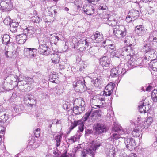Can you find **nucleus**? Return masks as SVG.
<instances>
[{"mask_svg": "<svg viewBox=\"0 0 157 157\" xmlns=\"http://www.w3.org/2000/svg\"><path fill=\"white\" fill-rule=\"evenodd\" d=\"M139 111L141 113H145L147 111V110H145V109L144 110V109H143V108L141 107H139Z\"/></svg>", "mask_w": 157, "mask_h": 157, "instance_id": "13d9d810", "label": "nucleus"}, {"mask_svg": "<svg viewBox=\"0 0 157 157\" xmlns=\"http://www.w3.org/2000/svg\"><path fill=\"white\" fill-rule=\"evenodd\" d=\"M126 133H128L126 129H124L121 126L116 124L112 128L111 138L113 139L117 140L121 137L120 135Z\"/></svg>", "mask_w": 157, "mask_h": 157, "instance_id": "7ed1b4c3", "label": "nucleus"}, {"mask_svg": "<svg viewBox=\"0 0 157 157\" xmlns=\"http://www.w3.org/2000/svg\"><path fill=\"white\" fill-rule=\"evenodd\" d=\"M56 76L55 74H52L50 75L49 77V80L51 82L55 83Z\"/></svg>", "mask_w": 157, "mask_h": 157, "instance_id": "79ce46f5", "label": "nucleus"}, {"mask_svg": "<svg viewBox=\"0 0 157 157\" xmlns=\"http://www.w3.org/2000/svg\"><path fill=\"white\" fill-rule=\"evenodd\" d=\"M80 148H81V147L80 145H78V146L77 147H75L74 148V150L76 151H77Z\"/></svg>", "mask_w": 157, "mask_h": 157, "instance_id": "0e129e2a", "label": "nucleus"}, {"mask_svg": "<svg viewBox=\"0 0 157 157\" xmlns=\"http://www.w3.org/2000/svg\"><path fill=\"white\" fill-rule=\"evenodd\" d=\"M90 39L89 37L83 38L78 42V46L87 47L90 44Z\"/></svg>", "mask_w": 157, "mask_h": 157, "instance_id": "aec40b11", "label": "nucleus"}, {"mask_svg": "<svg viewBox=\"0 0 157 157\" xmlns=\"http://www.w3.org/2000/svg\"><path fill=\"white\" fill-rule=\"evenodd\" d=\"M41 20V19L38 16H33L31 18V21L33 23H39Z\"/></svg>", "mask_w": 157, "mask_h": 157, "instance_id": "4c0bfd02", "label": "nucleus"}, {"mask_svg": "<svg viewBox=\"0 0 157 157\" xmlns=\"http://www.w3.org/2000/svg\"><path fill=\"white\" fill-rule=\"evenodd\" d=\"M121 71V68L118 67L112 68L110 71V76L112 77L121 76V75H120Z\"/></svg>", "mask_w": 157, "mask_h": 157, "instance_id": "dca6fc26", "label": "nucleus"}, {"mask_svg": "<svg viewBox=\"0 0 157 157\" xmlns=\"http://www.w3.org/2000/svg\"><path fill=\"white\" fill-rule=\"evenodd\" d=\"M124 42L125 43H129V41L128 40V37H126L125 39L124 40Z\"/></svg>", "mask_w": 157, "mask_h": 157, "instance_id": "338daca9", "label": "nucleus"}, {"mask_svg": "<svg viewBox=\"0 0 157 157\" xmlns=\"http://www.w3.org/2000/svg\"><path fill=\"white\" fill-rule=\"evenodd\" d=\"M18 25V23L12 22L10 25V30L13 33L15 32L17 30V27Z\"/></svg>", "mask_w": 157, "mask_h": 157, "instance_id": "473e14b6", "label": "nucleus"}, {"mask_svg": "<svg viewBox=\"0 0 157 157\" xmlns=\"http://www.w3.org/2000/svg\"><path fill=\"white\" fill-rule=\"evenodd\" d=\"M5 54L7 58H10L12 56L13 54L11 52L6 51L5 52Z\"/></svg>", "mask_w": 157, "mask_h": 157, "instance_id": "de8ad7c7", "label": "nucleus"}, {"mask_svg": "<svg viewBox=\"0 0 157 157\" xmlns=\"http://www.w3.org/2000/svg\"><path fill=\"white\" fill-rule=\"evenodd\" d=\"M52 62L56 64L58 63L60 61V56L58 54H53L52 56Z\"/></svg>", "mask_w": 157, "mask_h": 157, "instance_id": "7c9ffc66", "label": "nucleus"}, {"mask_svg": "<svg viewBox=\"0 0 157 157\" xmlns=\"http://www.w3.org/2000/svg\"><path fill=\"white\" fill-rule=\"evenodd\" d=\"M2 7L6 10L9 11L13 7L10 0H0V8Z\"/></svg>", "mask_w": 157, "mask_h": 157, "instance_id": "9d476101", "label": "nucleus"}, {"mask_svg": "<svg viewBox=\"0 0 157 157\" xmlns=\"http://www.w3.org/2000/svg\"><path fill=\"white\" fill-rule=\"evenodd\" d=\"M115 51H113L111 53V56H113V57H117L116 56V55L115 54Z\"/></svg>", "mask_w": 157, "mask_h": 157, "instance_id": "69168bd1", "label": "nucleus"}, {"mask_svg": "<svg viewBox=\"0 0 157 157\" xmlns=\"http://www.w3.org/2000/svg\"><path fill=\"white\" fill-rule=\"evenodd\" d=\"M73 112L75 115H79L80 114V112L79 111L78 108V106L77 105L74 106L73 108Z\"/></svg>", "mask_w": 157, "mask_h": 157, "instance_id": "49530a36", "label": "nucleus"}, {"mask_svg": "<svg viewBox=\"0 0 157 157\" xmlns=\"http://www.w3.org/2000/svg\"><path fill=\"white\" fill-rule=\"evenodd\" d=\"M133 61V58H132L131 61H129L128 63L124 65V68L127 70L131 69L132 68L134 67V66H136V65H138V63H137V62L140 61V59L138 58L136 60L135 59L134 61Z\"/></svg>", "mask_w": 157, "mask_h": 157, "instance_id": "4468645a", "label": "nucleus"}, {"mask_svg": "<svg viewBox=\"0 0 157 157\" xmlns=\"http://www.w3.org/2000/svg\"><path fill=\"white\" fill-rule=\"evenodd\" d=\"M128 49L127 47H124L122 48V54L123 55L126 54Z\"/></svg>", "mask_w": 157, "mask_h": 157, "instance_id": "5fc2aeb1", "label": "nucleus"}, {"mask_svg": "<svg viewBox=\"0 0 157 157\" xmlns=\"http://www.w3.org/2000/svg\"><path fill=\"white\" fill-rule=\"evenodd\" d=\"M124 143L126 147L129 150L135 148L136 147L135 140L131 138H125Z\"/></svg>", "mask_w": 157, "mask_h": 157, "instance_id": "1a4fd4ad", "label": "nucleus"}, {"mask_svg": "<svg viewBox=\"0 0 157 157\" xmlns=\"http://www.w3.org/2000/svg\"><path fill=\"white\" fill-rule=\"evenodd\" d=\"M7 79L9 80V83L11 85H13L14 87L18 86L17 79L18 77L17 75H10L8 77Z\"/></svg>", "mask_w": 157, "mask_h": 157, "instance_id": "ddd939ff", "label": "nucleus"}, {"mask_svg": "<svg viewBox=\"0 0 157 157\" xmlns=\"http://www.w3.org/2000/svg\"><path fill=\"white\" fill-rule=\"evenodd\" d=\"M29 38L24 33L17 35L16 37V40L19 44H23Z\"/></svg>", "mask_w": 157, "mask_h": 157, "instance_id": "f3484780", "label": "nucleus"}, {"mask_svg": "<svg viewBox=\"0 0 157 157\" xmlns=\"http://www.w3.org/2000/svg\"><path fill=\"white\" fill-rule=\"evenodd\" d=\"M153 119L151 117H149L147 118L146 121L144 123L145 127H148L151 125L153 122Z\"/></svg>", "mask_w": 157, "mask_h": 157, "instance_id": "58836bf2", "label": "nucleus"}, {"mask_svg": "<svg viewBox=\"0 0 157 157\" xmlns=\"http://www.w3.org/2000/svg\"><path fill=\"white\" fill-rule=\"evenodd\" d=\"M101 78L100 77L97 78L95 80L94 84L95 86L98 87L101 85Z\"/></svg>", "mask_w": 157, "mask_h": 157, "instance_id": "ea45409f", "label": "nucleus"}, {"mask_svg": "<svg viewBox=\"0 0 157 157\" xmlns=\"http://www.w3.org/2000/svg\"><path fill=\"white\" fill-rule=\"evenodd\" d=\"M98 100L101 103V106H102V107H105V98H99Z\"/></svg>", "mask_w": 157, "mask_h": 157, "instance_id": "8fccbe9b", "label": "nucleus"}, {"mask_svg": "<svg viewBox=\"0 0 157 157\" xmlns=\"http://www.w3.org/2000/svg\"><path fill=\"white\" fill-rule=\"evenodd\" d=\"M75 102H78L79 106H78V108L79 112H80V114L85 110V102L82 98H78L76 99Z\"/></svg>", "mask_w": 157, "mask_h": 157, "instance_id": "f8f14e48", "label": "nucleus"}, {"mask_svg": "<svg viewBox=\"0 0 157 157\" xmlns=\"http://www.w3.org/2000/svg\"><path fill=\"white\" fill-rule=\"evenodd\" d=\"M27 80V83L28 84H31L34 82V80L32 78L28 77H26Z\"/></svg>", "mask_w": 157, "mask_h": 157, "instance_id": "3c124183", "label": "nucleus"}, {"mask_svg": "<svg viewBox=\"0 0 157 157\" xmlns=\"http://www.w3.org/2000/svg\"><path fill=\"white\" fill-rule=\"evenodd\" d=\"M35 28L32 26L28 27L24 30V33L29 38L32 37L33 35L35 33Z\"/></svg>", "mask_w": 157, "mask_h": 157, "instance_id": "412c9836", "label": "nucleus"}, {"mask_svg": "<svg viewBox=\"0 0 157 157\" xmlns=\"http://www.w3.org/2000/svg\"><path fill=\"white\" fill-rule=\"evenodd\" d=\"M102 142L99 140H94L89 145V148L92 151H94V155H95L96 150L98 149L102 144Z\"/></svg>", "mask_w": 157, "mask_h": 157, "instance_id": "39448f33", "label": "nucleus"}, {"mask_svg": "<svg viewBox=\"0 0 157 157\" xmlns=\"http://www.w3.org/2000/svg\"><path fill=\"white\" fill-rule=\"evenodd\" d=\"M113 83H110L108 84L105 87V90L103 92V95L107 96L111 95L112 93L113 92Z\"/></svg>", "mask_w": 157, "mask_h": 157, "instance_id": "6ab92c4d", "label": "nucleus"}, {"mask_svg": "<svg viewBox=\"0 0 157 157\" xmlns=\"http://www.w3.org/2000/svg\"><path fill=\"white\" fill-rule=\"evenodd\" d=\"M138 107H141L143 108V109H144L145 110L148 111L149 109V105L147 104V102H144L143 101H140L139 105H138Z\"/></svg>", "mask_w": 157, "mask_h": 157, "instance_id": "c9c22d12", "label": "nucleus"}, {"mask_svg": "<svg viewBox=\"0 0 157 157\" xmlns=\"http://www.w3.org/2000/svg\"><path fill=\"white\" fill-rule=\"evenodd\" d=\"M62 135L61 134H58L55 136V140L56 141L55 142L56 143V144L57 147H58L60 146L62 140Z\"/></svg>", "mask_w": 157, "mask_h": 157, "instance_id": "72a5a7b5", "label": "nucleus"}, {"mask_svg": "<svg viewBox=\"0 0 157 157\" xmlns=\"http://www.w3.org/2000/svg\"><path fill=\"white\" fill-rule=\"evenodd\" d=\"M150 67L154 71H157V60L154 59L149 63Z\"/></svg>", "mask_w": 157, "mask_h": 157, "instance_id": "2f4dec72", "label": "nucleus"}, {"mask_svg": "<svg viewBox=\"0 0 157 157\" xmlns=\"http://www.w3.org/2000/svg\"><path fill=\"white\" fill-rule=\"evenodd\" d=\"M92 130L87 129L85 131L86 134H89L91 133Z\"/></svg>", "mask_w": 157, "mask_h": 157, "instance_id": "e2e57ef3", "label": "nucleus"}, {"mask_svg": "<svg viewBox=\"0 0 157 157\" xmlns=\"http://www.w3.org/2000/svg\"><path fill=\"white\" fill-rule=\"evenodd\" d=\"M94 129L96 132L98 134L104 133L107 131L106 126L101 123H97L94 124Z\"/></svg>", "mask_w": 157, "mask_h": 157, "instance_id": "423d86ee", "label": "nucleus"}, {"mask_svg": "<svg viewBox=\"0 0 157 157\" xmlns=\"http://www.w3.org/2000/svg\"><path fill=\"white\" fill-rule=\"evenodd\" d=\"M27 84V80L26 77H23V80H22L19 84V85H26Z\"/></svg>", "mask_w": 157, "mask_h": 157, "instance_id": "09e8293b", "label": "nucleus"}, {"mask_svg": "<svg viewBox=\"0 0 157 157\" xmlns=\"http://www.w3.org/2000/svg\"><path fill=\"white\" fill-rule=\"evenodd\" d=\"M89 2H94V1L98 2L100 0H87Z\"/></svg>", "mask_w": 157, "mask_h": 157, "instance_id": "774afa93", "label": "nucleus"}, {"mask_svg": "<svg viewBox=\"0 0 157 157\" xmlns=\"http://www.w3.org/2000/svg\"><path fill=\"white\" fill-rule=\"evenodd\" d=\"M135 32L139 36H142L146 32L145 29L143 25H139L135 27Z\"/></svg>", "mask_w": 157, "mask_h": 157, "instance_id": "a211bd4d", "label": "nucleus"}, {"mask_svg": "<svg viewBox=\"0 0 157 157\" xmlns=\"http://www.w3.org/2000/svg\"><path fill=\"white\" fill-rule=\"evenodd\" d=\"M133 19V18L131 17V16H128V15L126 17V21L127 22L129 23L131 22Z\"/></svg>", "mask_w": 157, "mask_h": 157, "instance_id": "6e6d98bb", "label": "nucleus"}, {"mask_svg": "<svg viewBox=\"0 0 157 157\" xmlns=\"http://www.w3.org/2000/svg\"><path fill=\"white\" fill-rule=\"evenodd\" d=\"M5 131V128L2 125H0V133L3 134Z\"/></svg>", "mask_w": 157, "mask_h": 157, "instance_id": "4d7b16f0", "label": "nucleus"}, {"mask_svg": "<svg viewBox=\"0 0 157 157\" xmlns=\"http://www.w3.org/2000/svg\"><path fill=\"white\" fill-rule=\"evenodd\" d=\"M83 11L87 15H92L94 13V9L92 6L90 5L87 6L86 9H84Z\"/></svg>", "mask_w": 157, "mask_h": 157, "instance_id": "393cba45", "label": "nucleus"}, {"mask_svg": "<svg viewBox=\"0 0 157 157\" xmlns=\"http://www.w3.org/2000/svg\"><path fill=\"white\" fill-rule=\"evenodd\" d=\"M94 151H91L88 147L86 149H84L83 151H82L81 155L83 157H85L87 154H88L91 155L92 157L94 155Z\"/></svg>", "mask_w": 157, "mask_h": 157, "instance_id": "c85d7f7f", "label": "nucleus"}, {"mask_svg": "<svg viewBox=\"0 0 157 157\" xmlns=\"http://www.w3.org/2000/svg\"><path fill=\"white\" fill-rule=\"evenodd\" d=\"M22 80H23V78H22V76L20 75L19 77H18V79H17L18 85Z\"/></svg>", "mask_w": 157, "mask_h": 157, "instance_id": "052dcab7", "label": "nucleus"}, {"mask_svg": "<svg viewBox=\"0 0 157 157\" xmlns=\"http://www.w3.org/2000/svg\"><path fill=\"white\" fill-rule=\"evenodd\" d=\"M29 145H31V148L34 149L36 148L39 146L38 143L36 142H34L32 141L30 143Z\"/></svg>", "mask_w": 157, "mask_h": 157, "instance_id": "a18cd8bd", "label": "nucleus"}, {"mask_svg": "<svg viewBox=\"0 0 157 157\" xmlns=\"http://www.w3.org/2000/svg\"><path fill=\"white\" fill-rule=\"evenodd\" d=\"M80 137V135H79L76 134L68 139V140H67V143L69 144H71L76 141L78 139H79Z\"/></svg>", "mask_w": 157, "mask_h": 157, "instance_id": "bb28decb", "label": "nucleus"}, {"mask_svg": "<svg viewBox=\"0 0 157 157\" xmlns=\"http://www.w3.org/2000/svg\"><path fill=\"white\" fill-rule=\"evenodd\" d=\"M93 116L92 111L91 110H89L86 113L81 120L83 122H85L90 117H92Z\"/></svg>", "mask_w": 157, "mask_h": 157, "instance_id": "c756f323", "label": "nucleus"}, {"mask_svg": "<svg viewBox=\"0 0 157 157\" xmlns=\"http://www.w3.org/2000/svg\"><path fill=\"white\" fill-rule=\"evenodd\" d=\"M121 68V71L120 72V75H122V74L123 75L126 72V69H125V68H124V69H123L122 68Z\"/></svg>", "mask_w": 157, "mask_h": 157, "instance_id": "bf43d9fd", "label": "nucleus"}, {"mask_svg": "<svg viewBox=\"0 0 157 157\" xmlns=\"http://www.w3.org/2000/svg\"><path fill=\"white\" fill-rule=\"evenodd\" d=\"M151 99L153 101L155 102H157V90L154 89L152 92L151 94Z\"/></svg>", "mask_w": 157, "mask_h": 157, "instance_id": "e433bc0d", "label": "nucleus"}, {"mask_svg": "<svg viewBox=\"0 0 157 157\" xmlns=\"http://www.w3.org/2000/svg\"><path fill=\"white\" fill-rule=\"evenodd\" d=\"M113 43H112V41L108 40L104 41L103 42V46L106 48L110 46Z\"/></svg>", "mask_w": 157, "mask_h": 157, "instance_id": "a19ab883", "label": "nucleus"}, {"mask_svg": "<svg viewBox=\"0 0 157 157\" xmlns=\"http://www.w3.org/2000/svg\"><path fill=\"white\" fill-rule=\"evenodd\" d=\"M141 128L140 127L137 126L134 129L132 132V135L135 137H139L140 134Z\"/></svg>", "mask_w": 157, "mask_h": 157, "instance_id": "cd10ccee", "label": "nucleus"}, {"mask_svg": "<svg viewBox=\"0 0 157 157\" xmlns=\"http://www.w3.org/2000/svg\"><path fill=\"white\" fill-rule=\"evenodd\" d=\"M107 8V6L104 4H101L99 6V10H105Z\"/></svg>", "mask_w": 157, "mask_h": 157, "instance_id": "864d4df0", "label": "nucleus"}, {"mask_svg": "<svg viewBox=\"0 0 157 157\" xmlns=\"http://www.w3.org/2000/svg\"><path fill=\"white\" fill-rule=\"evenodd\" d=\"M108 50H110L115 51L116 50V48H115V45L114 44H112L110 46L107 47Z\"/></svg>", "mask_w": 157, "mask_h": 157, "instance_id": "603ef678", "label": "nucleus"}, {"mask_svg": "<svg viewBox=\"0 0 157 157\" xmlns=\"http://www.w3.org/2000/svg\"><path fill=\"white\" fill-rule=\"evenodd\" d=\"M106 152L107 157H115L116 155L115 148L112 145L109 146Z\"/></svg>", "mask_w": 157, "mask_h": 157, "instance_id": "4be33fe9", "label": "nucleus"}, {"mask_svg": "<svg viewBox=\"0 0 157 157\" xmlns=\"http://www.w3.org/2000/svg\"><path fill=\"white\" fill-rule=\"evenodd\" d=\"M143 49L146 52L144 58L145 60L151 62L155 59V58L157 57V53L155 50L151 48L149 44H145Z\"/></svg>", "mask_w": 157, "mask_h": 157, "instance_id": "f03ea898", "label": "nucleus"}, {"mask_svg": "<svg viewBox=\"0 0 157 157\" xmlns=\"http://www.w3.org/2000/svg\"><path fill=\"white\" fill-rule=\"evenodd\" d=\"M101 65L103 67H108L110 63L109 59L106 56H104L101 58L100 60Z\"/></svg>", "mask_w": 157, "mask_h": 157, "instance_id": "5701e85b", "label": "nucleus"}, {"mask_svg": "<svg viewBox=\"0 0 157 157\" xmlns=\"http://www.w3.org/2000/svg\"><path fill=\"white\" fill-rule=\"evenodd\" d=\"M48 40L46 38H44L43 41L42 40H39L40 45L38 48V51L40 54L47 55L50 53L51 49L49 47L46 45V41Z\"/></svg>", "mask_w": 157, "mask_h": 157, "instance_id": "20e7f679", "label": "nucleus"}, {"mask_svg": "<svg viewBox=\"0 0 157 157\" xmlns=\"http://www.w3.org/2000/svg\"><path fill=\"white\" fill-rule=\"evenodd\" d=\"M148 40L157 43V31L155 30L150 33Z\"/></svg>", "mask_w": 157, "mask_h": 157, "instance_id": "b1692460", "label": "nucleus"}, {"mask_svg": "<svg viewBox=\"0 0 157 157\" xmlns=\"http://www.w3.org/2000/svg\"><path fill=\"white\" fill-rule=\"evenodd\" d=\"M91 38L93 42L100 43L103 40V35L98 31H96L91 36Z\"/></svg>", "mask_w": 157, "mask_h": 157, "instance_id": "6e6552de", "label": "nucleus"}, {"mask_svg": "<svg viewBox=\"0 0 157 157\" xmlns=\"http://www.w3.org/2000/svg\"><path fill=\"white\" fill-rule=\"evenodd\" d=\"M79 47V49L80 51H83L84 50L86 49V47H85V46H78Z\"/></svg>", "mask_w": 157, "mask_h": 157, "instance_id": "680f3d73", "label": "nucleus"}, {"mask_svg": "<svg viewBox=\"0 0 157 157\" xmlns=\"http://www.w3.org/2000/svg\"><path fill=\"white\" fill-rule=\"evenodd\" d=\"M34 133L36 137H39L40 133V128H34Z\"/></svg>", "mask_w": 157, "mask_h": 157, "instance_id": "37998d69", "label": "nucleus"}, {"mask_svg": "<svg viewBox=\"0 0 157 157\" xmlns=\"http://www.w3.org/2000/svg\"><path fill=\"white\" fill-rule=\"evenodd\" d=\"M10 36L7 34L3 35L2 37V43L5 44H8L10 42Z\"/></svg>", "mask_w": 157, "mask_h": 157, "instance_id": "f704fd0d", "label": "nucleus"}, {"mask_svg": "<svg viewBox=\"0 0 157 157\" xmlns=\"http://www.w3.org/2000/svg\"><path fill=\"white\" fill-rule=\"evenodd\" d=\"M108 24L113 27V33L116 36L118 37H123L126 34V29L123 25H117V22L113 17H109L107 19Z\"/></svg>", "mask_w": 157, "mask_h": 157, "instance_id": "f257e3e1", "label": "nucleus"}, {"mask_svg": "<svg viewBox=\"0 0 157 157\" xmlns=\"http://www.w3.org/2000/svg\"><path fill=\"white\" fill-rule=\"evenodd\" d=\"M12 22L11 20L9 17H7L3 21V22L6 25H10Z\"/></svg>", "mask_w": 157, "mask_h": 157, "instance_id": "c03bdc74", "label": "nucleus"}, {"mask_svg": "<svg viewBox=\"0 0 157 157\" xmlns=\"http://www.w3.org/2000/svg\"><path fill=\"white\" fill-rule=\"evenodd\" d=\"M85 80L82 78L81 80L77 81L76 82L73 83V85L74 86L77 87L78 88H80L82 89L83 88L84 89H86V87L85 84Z\"/></svg>", "mask_w": 157, "mask_h": 157, "instance_id": "2eb2a0df", "label": "nucleus"}, {"mask_svg": "<svg viewBox=\"0 0 157 157\" xmlns=\"http://www.w3.org/2000/svg\"><path fill=\"white\" fill-rule=\"evenodd\" d=\"M79 125V130L81 132H82L84 130V125L83 124V122L81 120H79L78 121H75L74 122L71 123V125L69 128L70 131L73 130L74 128L77 126V125Z\"/></svg>", "mask_w": 157, "mask_h": 157, "instance_id": "9b49d317", "label": "nucleus"}, {"mask_svg": "<svg viewBox=\"0 0 157 157\" xmlns=\"http://www.w3.org/2000/svg\"><path fill=\"white\" fill-rule=\"evenodd\" d=\"M37 51L35 48H25L24 50V54L27 57L33 58L36 56Z\"/></svg>", "mask_w": 157, "mask_h": 157, "instance_id": "0eeeda50", "label": "nucleus"}, {"mask_svg": "<svg viewBox=\"0 0 157 157\" xmlns=\"http://www.w3.org/2000/svg\"><path fill=\"white\" fill-rule=\"evenodd\" d=\"M128 16H131L133 20L137 19L139 14V12L136 10H131L128 13Z\"/></svg>", "mask_w": 157, "mask_h": 157, "instance_id": "a878e982", "label": "nucleus"}]
</instances>
